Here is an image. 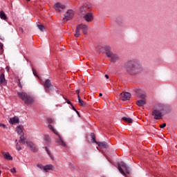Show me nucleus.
Segmentation results:
<instances>
[{
  "label": "nucleus",
  "mask_w": 177,
  "mask_h": 177,
  "mask_svg": "<svg viewBox=\"0 0 177 177\" xmlns=\"http://www.w3.org/2000/svg\"><path fill=\"white\" fill-rule=\"evenodd\" d=\"M124 68L131 75H135L142 71V66L136 59H130L124 63Z\"/></svg>",
  "instance_id": "nucleus-1"
},
{
  "label": "nucleus",
  "mask_w": 177,
  "mask_h": 177,
  "mask_svg": "<svg viewBox=\"0 0 177 177\" xmlns=\"http://www.w3.org/2000/svg\"><path fill=\"white\" fill-rule=\"evenodd\" d=\"M48 122L49 123L48 128H49L50 131H52V132H53V133L57 135V136H58V138H59V140H57V143H59V145H61V146L66 147V142H64V141L63 140V138H62L60 134H59L57 131H56V129H55L53 126H52V124H53V120L52 118H48Z\"/></svg>",
  "instance_id": "nucleus-2"
},
{
  "label": "nucleus",
  "mask_w": 177,
  "mask_h": 177,
  "mask_svg": "<svg viewBox=\"0 0 177 177\" xmlns=\"http://www.w3.org/2000/svg\"><path fill=\"white\" fill-rule=\"evenodd\" d=\"M17 95L24 102L25 104H32L34 103V98L27 94V93L18 92Z\"/></svg>",
  "instance_id": "nucleus-3"
},
{
  "label": "nucleus",
  "mask_w": 177,
  "mask_h": 177,
  "mask_svg": "<svg viewBox=\"0 0 177 177\" xmlns=\"http://www.w3.org/2000/svg\"><path fill=\"white\" fill-rule=\"evenodd\" d=\"M105 52L107 57H110L111 62L113 63L120 59L118 55L113 53V52H111V48L109 46L105 47Z\"/></svg>",
  "instance_id": "nucleus-4"
},
{
  "label": "nucleus",
  "mask_w": 177,
  "mask_h": 177,
  "mask_svg": "<svg viewBox=\"0 0 177 177\" xmlns=\"http://www.w3.org/2000/svg\"><path fill=\"white\" fill-rule=\"evenodd\" d=\"M118 169L120 172V174L123 175V176L127 177V174H125V172L129 174V167H128V166H127V164H125V162H124L118 163ZM124 169L125 171H124Z\"/></svg>",
  "instance_id": "nucleus-5"
},
{
  "label": "nucleus",
  "mask_w": 177,
  "mask_h": 177,
  "mask_svg": "<svg viewBox=\"0 0 177 177\" xmlns=\"http://www.w3.org/2000/svg\"><path fill=\"white\" fill-rule=\"evenodd\" d=\"M55 86H53V85H52L50 80H46V81L44 82V89L47 93H49V92L53 91L54 89H55Z\"/></svg>",
  "instance_id": "nucleus-6"
},
{
  "label": "nucleus",
  "mask_w": 177,
  "mask_h": 177,
  "mask_svg": "<svg viewBox=\"0 0 177 177\" xmlns=\"http://www.w3.org/2000/svg\"><path fill=\"white\" fill-rule=\"evenodd\" d=\"M65 17L63 19V21H68L74 17V11L73 10H68L64 15Z\"/></svg>",
  "instance_id": "nucleus-7"
},
{
  "label": "nucleus",
  "mask_w": 177,
  "mask_h": 177,
  "mask_svg": "<svg viewBox=\"0 0 177 177\" xmlns=\"http://www.w3.org/2000/svg\"><path fill=\"white\" fill-rule=\"evenodd\" d=\"M152 115L154 117V120H160L162 117V113L161 111L155 109L152 111Z\"/></svg>",
  "instance_id": "nucleus-8"
},
{
  "label": "nucleus",
  "mask_w": 177,
  "mask_h": 177,
  "mask_svg": "<svg viewBox=\"0 0 177 177\" xmlns=\"http://www.w3.org/2000/svg\"><path fill=\"white\" fill-rule=\"evenodd\" d=\"M120 99L122 100L123 102H125V100H129L131 99V93L127 92H123L120 93Z\"/></svg>",
  "instance_id": "nucleus-9"
},
{
  "label": "nucleus",
  "mask_w": 177,
  "mask_h": 177,
  "mask_svg": "<svg viewBox=\"0 0 177 177\" xmlns=\"http://www.w3.org/2000/svg\"><path fill=\"white\" fill-rule=\"evenodd\" d=\"M84 20H86L88 23L92 21L93 20V13L87 12L84 16Z\"/></svg>",
  "instance_id": "nucleus-10"
},
{
  "label": "nucleus",
  "mask_w": 177,
  "mask_h": 177,
  "mask_svg": "<svg viewBox=\"0 0 177 177\" xmlns=\"http://www.w3.org/2000/svg\"><path fill=\"white\" fill-rule=\"evenodd\" d=\"M26 145L30 147L32 151H38V148L35 146L34 143L31 141H26Z\"/></svg>",
  "instance_id": "nucleus-11"
},
{
  "label": "nucleus",
  "mask_w": 177,
  "mask_h": 177,
  "mask_svg": "<svg viewBox=\"0 0 177 177\" xmlns=\"http://www.w3.org/2000/svg\"><path fill=\"white\" fill-rule=\"evenodd\" d=\"M55 9L56 12H62L61 9H66V6L60 3H57L55 5Z\"/></svg>",
  "instance_id": "nucleus-12"
},
{
  "label": "nucleus",
  "mask_w": 177,
  "mask_h": 177,
  "mask_svg": "<svg viewBox=\"0 0 177 177\" xmlns=\"http://www.w3.org/2000/svg\"><path fill=\"white\" fill-rule=\"evenodd\" d=\"M80 26V29L82 30L83 34L86 35L88 34V30L89 29L88 25H85L84 24H79Z\"/></svg>",
  "instance_id": "nucleus-13"
},
{
  "label": "nucleus",
  "mask_w": 177,
  "mask_h": 177,
  "mask_svg": "<svg viewBox=\"0 0 177 177\" xmlns=\"http://www.w3.org/2000/svg\"><path fill=\"white\" fill-rule=\"evenodd\" d=\"M0 85H3L4 86L8 85V81H6V79H5V74L3 73L0 75Z\"/></svg>",
  "instance_id": "nucleus-14"
},
{
  "label": "nucleus",
  "mask_w": 177,
  "mask_h": 177,
  "mask_svg": "<svg viewBox=\"0 0 177 177\" xmlns=\"http://www.w3.org/2000/svg\"><path fill=\"white\" fill-rule=\"evenodd\" d=\"M55 166L53 165H46L44 166V172H49V171H53Z\"/></svg>",
  "instance_id": "nucleus-15"
},
{
  "label": "nucleus",
  "mask_w": 177,
  "mask_h": 177,
  "mask_svg": "<svg viewBox=\"0 0 177 177\" xmlns=\"http://www.w3.org/2000/svg\"><path fill=\"white\" fill-rule=\"evenodd\" d=\"M75 37L78 38L81 35V26L77 25L75 30Z\"/></svg>",
  "instance_id": "nucleus-16"
},
{
  "label": "nucleus",
  "mask_w": 177,
  "mask_h": 177,
  "mask_svg": "<svg viewBox=\"0 0 177 177\" xmlns=\"http://www.w3.org/2000/svg\"><path fill=\"white\" fill-rule=\"evenodd\" d=\"M9 122L12 125H13V124H18V122H19V117L15 116L13 118H10Z\"/></svg>",
  "instance_id": "nucleus-17"
},
{
  "label": "nucleus",
  "mask_w": 177,
  "mask_h": 177,
  "mask_svg": "<svg viewBox=\"0 0 177 177\" xmlns=\"http://www.w3.org/2000/svg\"><path fill=\"white\" fill-rule=\"evenodd\" d=\"M97 145L99 147H102V149H107L109 147V145L106 142H97Z\"/></svg>",
  "instance_id": "nucleus-18"
},
{
  "label": "nucleus",
  "mask_w": 177,
  "mask_h": 177,
  "mask_svg": "<svg viewBox=\"0 0 177 177\" xmlns=\"http://www.w3.org/2000/svg\"><path fill=\"white\" fill-rule=\"evenodd\" d=\"M136 104L139 107H143L146 104V100H139L137 101Z\"/></svg>",
  "instance_id": "nucleus-19"
},
{
  "label": "nucleus",
  "mask_w": 177,
  "mask_h": 177,
  "mask_svg": "<svg viewBox=\"0 0 177 177\" xmlns=\"http://www.w3.org/2000/svg\"><path fill=\"white\" fill-rule=\"evenodd\" d=\"M3 157L4 158H6V160H8V161H12V160H13V158L12 157V156H10V153H9V152L4 153Z\"/></svg>",
  "instance_id": "nucleus-20"
},
{
  "label": "nucleus",
  "mask_w": 177,
  "mask_h": 177,
  "mask_svg": "<svg viewBox=\"0 0 177 177\" xmlns=\"http://www.w3.org/2000/svg\"><path fill=\"white\" fill-rule=\"evenodd\" d=\"M16 131L17 132L18 135H24V133H23V129H21V127L17 126L16 127Z\"/></svg>",
  "instance_id": "nucleus-21"
},
{
  "label": "nucleus",
  "mask_w": 177,
  "mask_h": 177,
  "mask_svg": "<svg viewBox=\"0 0 177 177\" xmlns=\"http://www.w3.org/2000/svg\"><path fill=\"white\" fill-rule=\"evenodd\" d=\"M19 143H21L22 145H26V138H24V135H20L19 136Z\"/></svg>",
  "instance_id": "nucleus-22"
},
{
  "label": "nucleus",
  "mask_w": 177,
  "mask_h": 177,
  "mask_svg": "<svg viewBox=\"0 0 177 177\" xmlns=\"http://www.w3.org/2000/svg\"><path fill=\"white\" fill-rule=\"evenodd\" d=\"M77 99L80 106H85V104H86V102H84L80 95L77 96Z\"/></svg>",
  "instance_id": "nucleus-23"
},
{
  "label": "nucleus",
  "mask_w": 177,
  "mask_h": 177,
  "mask_svg": "<svg viewBox=\"0 0 177 177\" xmlns=\"http://www.w3.org/2000/svg\"><path fill=\"white\" fill-rule=\"evenodd\" d=\"M122 120L124 121H126V122H128V124H132V122H133V120L131 118L124 117Z\"/></svg>",
  "instance_id": "nucleus-24"
},
{
  "label": "nucleus",
  "mask_w": 177,
  "mask_h": 177,
  "mask_svg": "<svg viewBox=\"0 0 177 177\" xmlns=\"http://www.w3.org/2000/svg\"><path fill=\"white\" fill-rule=\"evenodd\" d=\"M0 18L2 20H6L7 17H6V14L5 13V12H3V11L0 12Z\"/></svg>",
  "instance_id": "nucleus-25"
},
{
  "label": "nucleus",
  "mask_w": 177,
  "mask_h": 177,
  "mask_svg": "<svg viewBox=\"0 0 177 177\" xmlns=\"http://www.w3.org/2000/svg\"><path fill=\"white\" fill-rule=\"evenodd\" d=\"M91 139H92L93 142L94 143H97V142H96V136H95V133H92L91 134Z\"/></svg>",
  "instance_id": "nucleus-26"
},
{
  "label": "nucleus",
  "mask_w": 177,
  "mask_h": 177,
  "mask_svg": "<svg viewBox=\"0 0 177 177\" xmlns=\"http://www.w3.org/2000/svg\"><path fill=\"white\" fill-rule=\"evenodd\" d=\"M146 97H147V95H146L145 93L140 95V98L142 99V100H146Z\"/></svg>",
  "instance_id": "nucleus-27"
},
{
  "label": "nucleus",
  "mask_w": 177,
  "mask_h": 177,
  "mask_svg": "<svg viewBox=\"0 0 177 177\" xmlns=\"http://www.w3.org/2000/svg\"><path fill=\"white\" fill-rule=\"evenodd\" d=\"M16 150H17V151H20V150H21V147L19 142H17L16 144Z\"/></svg>",
  "instance_id": "nucleus-28"
},
{
  "label": "nucleus",
  "mask_w": 177,
  "mask_h": 177,
  "mask_svg": "<svg viewBox=\"0 0 177 177\" xmlns=\"http://www.w3.org/2000/svg\"><path fill=\"white\" fill-rule=\"evenodd\" d=\"M37 168H39V169H41V171H44V169L45 168V166L42 165H37Z\"/></svg>",
  "instance_id": "nucleus-29"
},
{
  "label": "nucleus",
  "mask_w": 177,
  "mask_h": 177,
  "mask_svg": "<svg viewBox=\"0 0 177 177\" xmlns=\"http://www.w3.org/2000/svg\"><path fill=\"white\" fill-rule=\"evenodd\" d=\"M37 27H38L39 30H40V31H44V26L43 25L38 24Z\"/></svg>",
  "instance_id": "nucleus-30"
},
{
  "label": "nucleus",
  "mask_w": 177,
  "mask_h": 177,
  "mask_svg": "<svg viewBox=\"0 0 177 177\" xmlns=\"http://www.w3.org/2000/svg\"><path fill=\"white\" fill-rule=\"evenodd\" d=\"M2 52H3V44L0 43V53H2Z\"/></svg>",
  "instance_id": "nucleus-31"
},
{
  "label": "nucleus",
  "mask_w": 177,
  "mask_h": 177,
  "mask_svg": "<svg viewBox=\"0 0 177 177\" xmlns=\"http://www.w3.org/2000/svg\"><path fill=\"white\" fill-rule=\"evenodd\" d=\"M17 84H18V86L19 88H21H21H23V86L21 85V82H20V79L17 80Z\"/></svg>",
  "instance_id": "nucleus-32"
},
{
  "label": "nucleus",
  "mask_w": 177,
  "mask_h": 177,
  "mask_svg": "<svg viewBox=\"0 0 177 177\" xmlns=\"http://www.w3.org/2000/svg\"><path fill=\"white\" fill-rule=\"evenodd\" d=\"M0 127L3 128V129H8V127L5 124L0 123Z\"/></svg>",
  "instance_id": "nucleus-33"
},
{
  "label": "nucleus",
  "mask_w": 177,
  "mask_h": 177,
  "mask_svg": "<svg viewBox=\"0 0 177 177\" xmlns=\"http://www.w3.org/2000/svg\"><path fill=\"white\" fill-rule=\"evenodd\" d=\"M166 127H167V124H165V123L160 125V128H161V129L165 128Z\"/></svg>",
  "instance_id": "nucleus-34"
},
{
  "label": "nucleus",
  "mask_w": 177,
  "mask_h": 177,
  "mask_svg": "<svg viewBox=\"0 0 177 177\" xmlns=\"http://www.w3.org/2000/svg\"><path fill=\"white\" fill-rule=\"evenodd\" d=\"M44 149H45V150L47 151L48 154L50 156V151H49V149H48V147H44Z\"/></svg>",
  "instance_id": "nucleus-35"
},
{
  "label": "nucleus",
  "mask_w": 177,
  "mask_h": 177,
  "mask_svg": "<svg viewBox=\"0 0 177 177\" xmlns=\"http://www.w3.org/2000/svg\"><path fill=\"white\" fill-rule=\"evenodd\" d=\"M10 171H11L12 174L16 173V168L14 167V168L11 169Z\"/></svg>",
  "instance_id": "nucleus-36"
},
{
  "label": "nucleus",
  "mask_w": 177,
  "mask_h": 177,
  "mask_svg": "<svg viewBox=\"0 0 177 177\" xmlns=\"http://www.w3.org/2000/svg\"><path fill=\"white\" fill-rule=\"evenodd\" d=\"M65 100H66V103L68 104H71H71H71V102H70V100H68L67 98H65Z\"/></svg>",
  "instance_id": "nucleus-37"
},
{
  "label": "nucleus",
  "mask_w": 177,
  "mask_h": 177,
  "mask_svg": "<svg viewBox=\"0 0 177 177\" xmlns=\"http://www.w3.org/2000/svg\"><path fill=\"white\" fill-rule=\"evenodd\" d=\"M6 71H8V73H9V71L10 70V67L9 66H7L6 67Z\"/></svg>",
  "instance_id": "nucleus-38"
},
{
  "label": "nucleus",
  "mask_w": 177,
  "mask_h": 177,
  "mask_svg": "<svg viewBox=\"0 0 177 177\" xmlns=\"http://www.w3.org/2000/svg\"><path fill=\"white\" fill-rule=\"evenodd\" d=\"M72 109L74 110V111H77V109L74 106V105L71 104Z\"/></svg>",
  "instance_id": "nucleus-39"
},
{
  "label": "nucleus",
  "mask_w": 177,
  "mask_h": 177,
  "mask_svg": "<svg viewBox=\"0 0 177 177\" xmlns=\"http://www.w3.org/2000/svg\"><path fill=\"white\" fill-rule=\"evenodd\" d=\"M48 139H49V136H46L45 138H44V140L48 141Z\"/></svg>",
  "instance_id": "nucleus-40"
},
{
  "label": "nucleus",
  "mask_w": 177,
  "mask_h": 177,
  "mask_svg": "<svg viewBox=\"0 0 177 177\" xmlns=\"http://www.w3.org/2000/svg\"><path fill=\"white\" fill-rule=\"evenodd\" d=\"M19 30L20 32H24V30H23V28H19Z\"/></svg>",
  "instance_id": "nucleus-41"
},
{
  "label": "nucleus",
  "mask_w": 177,
  "mask_h": 177,
  "mask_svg": "<svg viewBox=\"0 0 177 177\" xmlns=\"http://www.w3.org/2000/svg\"><path fill=\"white\" fill-rule=\"evenodd\" d=\"M32 73L34 75H37V71H35V70L32 69Z\"/></svg>",
  "instance_id": "nucleus-42"
},
{
  "label": "nucleus",
  "mask_w": 177,
  "mask_h": 177,
  "mask_svg": "<svg viewBox=\"0 0 177 177\" xmlns=\"http://www.w3.org/2000/svg\"><path fill=\"white\" fill-rule=\"evenodd\" d=\"M140 89H137V90H136V93H140Z\"/></svg>",
  "instance_id": "nucleus-43"
},
{
  "label": "nucleus",
  "mask_w": 177,
  "mask_h": 177,
  "mask_svg": "<svg viewBox=\"0 0 177 177\" xmlns=\"http://www.w3.org/2000/svg\"><path fill=\"white\" fill-rule=\"evenodd\" d=\"M76 93L77 95V97L80 96V90H77Z\"/></svg>",
  "instance_id": "nucleus-44"
},
{
  "label": "nucleus",
  "mask_w": 177,
  "mask_h": 177,
  "mask_svg": "<svg viewBox=\"0 0 177 177\" xmlns=\"http://www.w3.org/2000/svg\"><path fill=\"white\" fill-rule=\"evenodd\" d=\"M105 78H106V80H109V75H105Z\"/></svg>",
  "instance_id": "nucleus-45"
},
{
  "label": "nucleus",
  "mask_w": 177,
  "mask_h": 177,
  "mask_svg": "<svg viewBox=\"0 0 177 177\" xmlns=\"http://www.w3.org/2000/svg\"><path fill=\"white\" fill-rule=\"evenodd\" d=\"M76 114H77L78 117H80V112L77 111V112L76 113Z\"/></svg>",
  "instance_id": "nucleus-46"
},
{
  "label": "nucleus",
  "mask_w": 177,
  "mask_h": 177,
  "mask_svg": "<svg viewBox=\"0 0 177 177\" xmlns=\"http://www.w3.org/2000/svg\"><path fill=\"white\" fill-rule=\"evenodd\" d=\"M99 95H100V97H101V96H103V94L100 93Z\"/></svg>",
  "instance_id": "nucleus-47"
},
{
  "label": "nucleus",
  "mask_w": 177,
  "mask_h": 177,
  "mask_svg": "<svg viewBox=\"0 0 177 177\" xmlns=\"http://www.w3.org/2000/svg\"><path fill=\"white\" fill-rule=\"evenodd\" d=\"M15 142L16 145H17V143H18L17 140H15Z\"/></svg>",
  "instance_id": "nucleus-48"
},
{
  "label": "nucleus",
  "mask_w": 177,
  "mask_h": 177,
  "mask_svg": "<svg viewBox=\"0 0 177 177\" xmlns=\"http://www.w3.org/2000/svg\"><path fill=\"white\" fill-rule=\"evenodd\" d=\"M75 111V113L78 112V111H77V110H76V111Z\"/></svg>",
  "instance_id": "nucleus-49"
},
{
  "label": "nucleus",
  "mask_w": 177,
  "mask_h": 177,
  "mask_svg": "<svg viewBox=\"0 0 177 177\" xmlns=\"http://www.w3.org/2000/svg\"><path fill=\"white\" fill-rule=\"evenodd\" d=\"M0 175H1V170H0Z\"/></svg>",
  "instance_id": "nucleus-50"
},
{
  "label": "nucleus",
  "mask_w": 177,
  "mask_h": 177,
  "mask_svg": "<svg viewBox=\"0 0 177 177\" xmlns=\"http://www.w3.org/2000/svg\"><path fill=\"white\" fill-rule=\"evenodd\" d=\"M26 1H30V0H26Z\"/></svg>",
  "instance_id": "nucleus-51"
}]
</instances>
